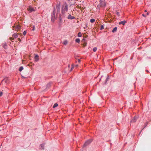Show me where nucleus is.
Segmentation results:
<instances>
[{
	"mask_svg": "<svg viewBox=\"0 0 151 151\" xmlns=\"http://www.w3.org/2000/svg\"><path fill=\"white\" fill-rule=\"evenodd\" d=\"M68 1H70V0H68Z\"/></svg>",
	"mask_w": 151,
	"mask_h": 151,
	"instance_id": "obj_41",
	"label": "nucleus"
},
{
	"mask_svg": "<svg viewBox=\"0 0 151 151\" xmlns=\"http://www.w3.org/2000/svg\"><path fill=\"white\" fill-rule=\"evenodd\" d=\"M145 12H147V10H145Z\"/></svg>",
	"mask_w": 151,
	"mask_h": 151,
	"instance_id": "obj_35",
	"label": "nucleus"
},
{
	"mask_svg": "<svg viewBox=\"0 0 151 151\" xmlns=\"http://www.w3.org/2000/svg\"><path fill=\"white\" fill-rule=\"evenodd\" d=\"M75 41L76 42H77L78 43H79V42H80V40L79 39H76V40H75Z\"/></svg>",
	"mask_w": 151,
	"mask_h": 151,
	"instance_id": "obj_13",
	"label": "nucleus"
},
{
	"mask_svg": "<svg viewBox=\"0 0 151 151\" xmlns=\"http://www.w3.org/2000/svg\"><path fill=\"white\" fill-rule=\"evenodd\" d=\"M3 93L1 91L0 92V97H1L2 96Z\"/></svg>",
	"mask_w": 151,
	"mask_h": 151,
	"instance_id": "obj_25",
	"label": "nucleus"
},
{
	"mask_svg": "<svg viewBox=\"0 0 151 151\" xmlns=\"http://www.w3.org/2000/svg\"><path fill=\"white\" fill-rule=\"evenodd\" d=\"M55 16V14L54 11H53V14L52 16V17H53Z\"/></svg>",
	"mask_w": 151,
	"mask_h": 151,
	"instance_id": "obj_28",
	"label": "nucleus"
},
{
	"mask_svg": "<svg viewBox=\"0 0 151 151\" xmlns=\"http://www.w3.org/2000/svg\"><path fill=\"white\" fill-rule=\"evenodd\" d=\"M8 79H5L3 80V81H4L6 83H7Z\"/></svg>",
	"mask_w": 151,
	"mask_h": 151,
	"instance_id": "obj_20",
	"label": "nucleus"
},
{
	"mask_svg": "<svg viewBox=\"0 0 151 151\" xmlns=\"http://www.w3.org/2000/svg\"><path fill=\"white\" fill-rule=\"evenodd\" d=\"M23 67H22V66L20 67L19 68V71H21L23 70Z\"/></svg>",
	"mask_w": 151,
	"mask_h": 151,
	"instance_id": "obj_16",
	"label": "nucleus"
},
{
	"mask_svg": "<svg viewBox=\"0 0 151 151\" xmlns=\"http://www.w3.org/2000/svg\"><path fill=\"white\" fill-rule=\"evenodd\" d=\"M106 4L104 0H100L99 4L98 6L100 7H103L105 6Z\"/></svg>",
	"mask_w": 151,
	"mask_h": 151,
	"instance_id": "obj_3",
	"label": "nucleus"
},
{
	"mask_svg": "<svg viewBox=\"0 0 151 151\" xmlns=\"http://www.w3.org/2000/svg\"><path fill=\"white\" fill-rule=\"evenodd\" d=\"M92 142V140H89L86 141L85 143L84 144V146H86L89 144H90Z\"/></svg>",
	"mask_w": 151,
	"mask_h": 151,
	"instance_id": "obj_8",
	"label": "nucleus"
},
{
	"mask_svg": "<svg viewBox=\"0 0 151 151\" xmlns=\"http://www.w3.org/2000/svg\"><path fill=\"white\" fill-rule=\"evenodd\" d=\"M12 29L16 31H18L21 29L20 26L19 25H14L12 27Z\"/></svg>",
	"mask_w": 151,
	"mask_h": 151,
	"instance_id": "obj_2",
	"label": "nucleus"
},
{
	"mask_svg": "<svg viewBox=\"0 0 151 151\" xmlns=\"http://www.w3.org/2000/svg\"><path fill=\"white\" fill-rule=\"evenodd\" d=\"M81 8H80V9L81 10V11H82L84 9V8L82 7H81Z\"/></svg>",
	"mask_w": 151,
	"mask_h": 151,
	"instance_id": "obj_24",
	"label": "nucleus"
},
{
	"mask_svg": "<svg viewBox=\"0 0 151 151\" xmlns=\"http://www.w3.org/2000/svg\"><path fill=\"white\" fill-rule=\"evenodd\" d=\"M62 9L63 13H64V11L65 10L67 12L68 10V5L67 4L65 3L62 6Z\"/></svg>",
	"mask_w": 151,
	"mask_h": 151,
	"instance_id": "obj_1",
	"label": "nucleus"
},
{
	"mask_svg": "<svg viewBox=\"0 0 151 151\" xmlns=\"http://www.w3.org/2000/svg\"><path fill=\"white\" fill-rule=\"evenodd\" d=\"M50 83H48L47 85V86H49V87H50Z\"/></svg>",
	"mask_w": 151,
	"mask_h": 151,
	"instance_id": "obj_31",
	"label": "nucleus"
},
{
	"mask_svg": "<svg viewBox=\"0 0 151 151\" xmlns=\"http://www.w3.org/2000/svg\"><path fill=\"white\" fill-rule=\"evenodd\" d=\"M137 117L136 116H134V118L133 119H132V120L131 121V122H136V121H137Z\"/></svg>",
	"mask_w": 151,
	"mask_h": 151,
	"instance_id": "obj_10",
	"label": "nucleus"
},
{
	"mask_svg": "<svg viewBox=\"0 0 151 151\" xmlns=\"http://www.w3.org/2000/svg\"><path fill=\"white\" fill-rule=\"evenodd\" d=\"M74 66H75V67H78V65H74Z\"/></svg>",
	"mask_w": 151,
	"mask_h": 151,
	"instance_id": "obj_34",
	"label": "nucleus"
},
{
	"mask_svg": "<svg viewBox=\"0 0 151 151\" xmlns=\"http://www.w3.org/2000/svg\"><path fill=\"white\" fill-rule=\"evenodd\" d=\"M76 7L78 9H80L81 6H79L78 5H77L76 6Z\"/></svg>",
	"mask_w": 151,
	"mask_h": 151,
	"instance_id": "obj_27",
	"label": "nucleus"
},
{
	"mask_svg": "<svg viewBox=\"0 0 151 151\" xmlns=\"http://www.w3.org/2000/svg\"><path fill=\"white\" fill-rule=\"evenodd\" d=\"M104 29V26L103 25H101V29H100L101 30Z\"/></svg>",
	"mask_w": 151,
	"mask_h": 151,
	"instance_id": "obj_23",
	"label": "nucleus"
},
{
	"mask_svg": "<svg viewBox=\"0 0 151 151\" xmlns=\"http://www.w3.org/2000/svg\"><path fill=\"white\" fill-rule=\"evenodd\" d=\"M26 33H27V32L26 31H24V32H23V35H25L26 34Z\"/></svg>",
	"mask_w": 151,
	"mask_h": 151,
	"instance_id": "obj_26",
	"label": "nucleus"
},
{
	"mask_svg": "<svg viewBox=\"0 0 151 151\" xmlns=\"http://www.w3.org/2000/svg\"><path fill=\"white\" fill-rule=\"evenodd\" d=\"M32 28H33V29H32V30L34 31L35 30V27L33 26V27H32Z\"/></svg>",
	"mask_w": 151,
	"mask_h": 151,
	"instance_id": "obj_29",
	"label": "nucleus"
},
{
	"mask_svg": "<svg viewBox=\"0 0 151 151\" xmlns=\"http://www.w3.org/2000/svg\"><path fill=\"white\" fill-rule=\"evenodd\" d=\"M146 71H147V72H148V71L147 70H146Z\"/></svg>",
	"mask_w": 151,
	"mask_h": 151,
	"instance_id": "obj_38",
	"label": "nucleus"
},
{
	"mask_svg": "<svg viewBox=\"0 0 151 151\" xmlns=\"http://www.w3.org/2000/svg\"><path fill=\"white\" fill-rule=\"evenodd\" d=\"M117 14H119V13L117 12Z\"/></svg>",
	"mask_w": 151,
	"mask_h": 151,
	"instance_id": "obj_40",
	"label": "nucleus"
},
{
	"mask_svg": "<svg viewBox=\"0 0 151 151\" xmlns=\"http://www.w3.org/2000/svg\"><path fill=\"white\" fill-rule=\"evenodd\" d=\"M86 44H85V45H84V46H86Z\"/></svg>",
	"mask_w": 151,
	"mask_h": 151,
	"instance_id": "obj_39",
	"label": "nucleus"
},
{
	"mask_svg": "<svg viewBox=\"0 0 151 151\" xmlns=\"http://www.w3.org/2000/svg\"><path fill=\"white\" fill-rule=\"evenodd\" d=\"M67 43L68 42L66 40L63 43V44L65 45H66V44H67Z\"/></svg>",
	"mask_w": 151,
	"mask_h": 151,
	"instance_id": "obj_19",
	"label": "nucleus"
},
{
	"mask_svg": "<svg viewBox=\"0 0 151 151\" xmlns=\"http://www.w3.org/2000/svg\"><path fill=\"white\" fill-rule=\"evenodd\" d=\"M78 36L79 37H81L82 36V34L81 32L78 33Z\"/></svg>",
	"mask_w": 151,
	"mask_h": 151,
	"instance_id": "obj_18",
	"label": "nucleus"
},
{
	"mask_svg": "<svg viewBox=\"0 0 151 151\" xmlns=\"http://www.w3.org/2000/svg\"><path fill=\"white\" fill-rule=\"evenodd\" d=\"M95 21V20L94 19H92L90 20V22L91 23H93Z\"/></svg>",
	"mask_w": 151,
	"mask_h": 151,
	"instance_id": "obj_15",
	"label": "nucleus"
},
{
	"mask_svg": "<svg viewBox=\"0 0 151 151\" xmlns=\"http://www.w3.org/2000/svg\"><path fill=\"white\" fill-rule=\"evenodd\" d=\"M18 41H21V39H20V38H18Z\"/></svg>",
	"mask_w": 151,
	"mask_h": 151,
	"instance_id": "obj_32",
	"label": "nucleus"
},
{
	"mask_svg": "<svg viewBox=\"0 0 151 151\" xmlns=\"http://www.w3.org/2000/svg\"><path fill=\"white\" fill-rule=\"evenodd\" d=\"M78 61L79 63H80V62H81V60H80V59H78Z\"/></svg>",
	"mask_w": 151,
	"mask_h": 151,
	"instance_id": "obj_30",
	"label": "nucleus"
},
{
	"mask_svg": "<svg viewBox=\"0 0 151 151\" xmlns=\"http://www.w3.org/2000/svg\"><path fill=\"white\" fill-rule=\"evenodd\" d=\"M117 28L116 27H114L112 30V32L113 33L115 32L116 31Z\"/></svg>",
	"mask_w": 151,
	"mask_h": 151,
	"instance_id": "obj_12",
	"label": "nucleus"
},
{
	"mask_svg": "<svg viewBox=\"0 0 151 151\" xmlns=\"http://www.w3.org/2000/svg\"><path fill=\"white\" fill-rule=\"evenodd\" d=\"M34 62H37L39 60V56L38 55H36L35 56Z\"/></svg>",
	"mask_w": 151,
	"mask_h": 151,
	"instance_id": "obj_7",
	"label": "nucleus"
},
{
	"mask_svg": "<svg viewBox=\"0 0 151 151\" xmlns=\"http://www.w3.org/2000/svg\"><path fill=\"white\" fill-rule=\"evenodd\" d=\"M44 144H41L40 145V147H41L40 149H44Z\"/></svg>",
	"mask_w": 151,
	"mask_h": 151,
	"instance_id": "obj_14",
	"label": "nucleus"
},
{
	"mask_svg": "<svg viewBox=\"0 0 151 151\" xmlns=\"http://www.w3.org/2000/svg\"><path fill=\"white\" fill-rule=\"evenodd\" d=\"M97 48L96 47H94L93 48V51L94 52H96L97 50Z\"/></svg>",
	"mask_w": 151,
	"mask_h": 151,
	"instance_id": "obj_22",
	"label": "nucleus"
},
{
	"mask_svg": "<svg viewBox=\"0 0 151 151\" xmlns=\"http://www.w3.org/2000/svg\"><path fill=\"white\" fill-rule=\"evenodd\" d=\"M28 9L30 12L35 11V9L31 6H29L28 8Z\"/></svg>",
	"mask_w": 151,
	"mask_h": 151,
	"instance_id": "obj_5",
	"label": "nucleus"
},
{
	"mask_svg": "<svg viewBox=\"0 0 151 151\" xmlns=\"http://www.w3.org/2000/svg\"><path fill=\"white\" fill-rule=\"evenodd\" d=\"M147 15H148L149 14V13H148V12H147Z\"/></svg>",
	"mask_w": 151,
	"mask_h": 151,
	"instance_id": "obj_37",
	"label": "nucleus"
},
{
	"mask_svg": "<svg viewBox=\"0 0 151 151\" xmlns=\"http://www.w3.org/2000/svg\"><path fill=\"white\" fill-rule=\"evenodd\" d=\"M58 106V104L57 103H55L54 105L53 106V107L55 108V107H56L57 106Z\"/></svg>",
	"mask_w": 151,
	"mask_h": 151,
	"instance_id": "obj_17",
	"label": "nucleus"
},
{
	"mask_svg": "<svg viewBox=\"0 0 151 151\" xmlns=\"http://www.w3.org/2000/svg\"><path fill=\"white\" fill-rule=\"evenodd\" d=\"M108 80V78H107L106 79V81H107Z\"/></svg>",
	"mask_w": 151,
	"mask_h": 151,
	"instance_id": "obj_36",
	"label": "nucleus"
},
{
	"mask_svg": "<svg viewBox=\"0 0 151 151\" xmlns=\"http://www.w3.org/2000/svg\"><path fill=\"white\" fill-rule=\"evenodd\" d=\"M142 16L143 17H145L146 16L143 14H142Z\"/></svg>",
	"mask_w": 151,
	"mask_h": 151,
	"instance_id": "obj_33",
	"label": "nucleus"
},
{
	"mask_svg": "<svg viewBox=\"0 0 151 151\" xmlns=\"http://www.w3.org/2000/svg\"><path fill=\"white\" fill-rule=\"evenodd\" d=\"M60 3L57 4L56 5V9L58 12L60 11Z\"/></svg>",
	"mask_w": 151,
	"mask_h": 151,
	"instance_id": "obj_6",
	"label": "nucleus"
},
{
	"mask_svg": "<svg viewBox=\"0 0 151 151\" xmlns=\"http://www.w3.org/2000/svg\"><path fill=\"white\" fill-rule=\"evenodd\" d=\"M126 21L125 20H124L122 22H121L119 23V24H122L123 25H124L126 23Z\"/></svg>",
	"mask_w": 151,
	"mask_h": 151,
	"instance_id": "obj_11",
	"label": "nucleus"
},
{
	"mask_svg": "<svg viewBox=\"0 0 151 151\" xmlns=\"http://www.w3.org/2000/svg\"><path fill=\"white\" fill-rule=\"evenodd\" d=\"M19 33H18L17 34V33H14L12 35V37H10L9 39L11 40H12L14 39V38H17L19 35Z\"/></svg>",
	"mask_w": 151,
	"mask_h": 151,
	"instance_id": "obj_4",
	"label": "nucleus"
},
{
	"mask_svg": "<svg viewBox=\"0 0 151 151\" xmlns=\"http://www.w3.org/2000/svg\"><path fill=\"white\" fill-rule=\"evenodd\" d=\"M74 67V65L73 64H72V68H71L70 71H71L72 70H73V69Z\"/></svg>",
	"mask_w": 151,
	"mask_h": 151,
	"instance_id": "obj_21",
	"label": "nucleus"
},
{
	"mask_svg": "<svg viewBox=\"0 0 151 151\" xmlns=\"http://www.w3.org/2000/svg\"><path fill=\"white\" fill-rule=\"evenodd\" d=\"M75 18V17L72 16L71 14H69L68 17V19H73Z\"/></svg>",
	"mask_w": 151,
	"mask_h": 151,
	"instance_id": "obj_9",
	"label": "nucleus"
}]
</instances>
